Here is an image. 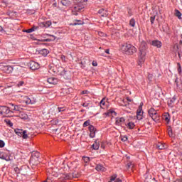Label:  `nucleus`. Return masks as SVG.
<instances>
[{"instance_id":"7ed1b4c3","label":"nucleus","mask_w":182,"mask_h":182,"mask_svg":"<svg viewBox=\"0 0 182 182\" xmlns=\"http://www.w3.org/2000/svg\"><path fill=\"white\" fill-rule=\"evenodd\" d=\"M84 8L85 5L83 4L77 3V1H76L72 9L73 15L77 16V12H82Z\"/></svg>"},{"instance_id":"3c124183","label":"nucleus","mask_w":182,"mask_h":182,"mask_svg":"<svg viewBox=\"0 0 182 182\" xmlns=\"http://www.w3.org/2000/svg\"><path fill=\"white\" fill-rule=\"evenodd\" d=\"M5 32H9V30L8 28H5V30H4Z\"/></svg>"},{"instance_id":"c756f323","label":"nucleus","mask_w":182,"mask_h":182,"mask_svg":"<svg viewBox=\"0 0 182 182\" xmlns=\"http://www.w3.org/2000/svg\"><path fill=\"white\" fill-rule=\"evenodd\" d=\"M43 26H45V28H49V26L52 25V22L48 21L43 22Z\"/></svg>"},{"instance_id":"e433bc0d","label":"nucleus","mask_w":182,"mask_h":182,"mask_svg":"<svg viewBox=\"0 0 182 182\" xmlns=\"http://www.w3.org/2000/svg\"><path fill=\"white\" fill-rule=\"evenodd\" d=\"M168 136H170V137H173V130L171 129V128L168 129Z\"/></svg>"},{"instance_id":"6e6d98bb","label":"nucleus","mask_w":182,"mask_h":182,"mask_svg":"<svg viewBox=\"0 0 182 182\" xmlns=\"http://www.w3.org/2000/svg\"><path fill=\"white\" fill-rule=\"evenodd\" d=\"M178 58H181L180 53H178Z\"/></svg>"},{"instance_id":"2f4dec72","label":"nucleus","mask_w":182,"mask_h":182,"mask_svg":"<svg viewBox=\"0 0 182 182\" xmlns=\"http://www.w3.org/2000/svg\"><path fill=\"white\" fill-rule=\"evenodd\" d=\"M129 25H130V26H132V28H134V26L136 25V21L134 20V18H132L129 21Z\"/></svg>"},{"instance_id":"423d86ee","label":"nucleus","mask_w":182,"mask_h":182,"mask_svg":"<svg viewBox=\"0 0 182 182\" xmlns=\"http://www.w3.org/2000/svg\"><path fill=\"white\" fill-rule=\"evenodd\" d=\"M14 132L16 134H17V136L23 137V139H28V134H26V131H23V129H16Z\"/></svg>"},{"instance_id":"b1692460","label":"nucleus","mask_w":182,"mask_h":182,"mask_svg":"<svg viewBox=\"0 0 182 182\" xmlns=\"http://www.w3.org/2000/svg\"><path fill=\"white\" fill-rule=\"evenodd\" d=\"M99 147H100L99 141H95V143L92 144V148L94 149V150H99Z\"/></svg>"},{"instance_id":"09e8293b","label":"nucleus","mask_w":182,"mask_h":182,"mask_svg":"<svg viewBox=\"0 0 182 182\" xmlns=\"http://www.w3.org/2000/svg\"><path fill=\"white\" fill-rule=\"evenodd\" d=\"M105 53H107V55H109V49L105 50Z\"/></svg>"},{"instance_id":"774afa93","label":"nucleus","mask_w":182,"mask_h":182,"mask_svg":"<svg viewBox=\"0 0 182 182\" xmlns=\"http://www.w3.org/2000/svg\"><path fill=\"white\" fill-rule=\"evenodd\" d=\"M178 65L180 66V63H178Z\"/></svg>"},{"instance_id":"f704fd0d","label":"nucleus","mask_w":182,"mask_h":182,"mask_svg":"<svg viewBox=\"0 0 182 182\" xmlns=\"http://www.w3.org/2000/svg\"><path fill=\"white\" fill-rule=\"evenodd\" d=\"M82 126L83 127H87V126H90V120L85 121Z\"/></svg>"},{"instance_id":"7c9ffc66","label":"nucleus","mask_w":182,"mask_h":182,"mask_svg":"<svg viewBox=\"0 0 182 182\" xmlns=\"http://www.w3.org/2000/svg\"><path fill=\"white\" fill-rule=\"evenodd\" d=\"M175 15L178 18V19H181V12L178 10H175Z\"/></svg>"},{"instance_id":"f8f14e48","label":"nucleus","mask_w":182,"mask_h":182,"mask_svg":"<svg viewBox=\"0 0 182 182\" xmlns=\"http://www.w3.org/2000/svg\"><path fill=\"white\" fill-rule=\"evenodd\" d=\"M3 70L6 73H12V72L14 71V68L11 67L9 65H6L3 68Z\"/></svg>"},{"instance_id":"a211bd4d","label":"nucleus","mask_w":182,"mask_h":182,"mask_svg":"<svg viewBox=\"0 0 182 182\" xmlns=\"http://www.w3.org/2000/svg\"><path fill=\"white\" fill-rule=\"evenodd\" d=\"M125 120L124 117L117 118L116 124H117V126H122V124L124 123Z\"/></svg>"},{"instance_id":"bf43d9fd","label":"nucleus","mask_w":182,"mask_h":182,"mask_svg":"<svg viewBox=\"0 0 182 182\" xmlns=\"http://www.w3.org/2000/svg\"><path fill=\"white\" fill-rule=\"evenodd\" d=\"M111 113H112V114H113V113L115 114L116 112L114 111H112Z\"/></svg>"},{"instance_id":"052dcab7","label":"nucleus","mask_w":182,"mask_h":182,"mask_svg":"<svg viewBox=\"0 0 182 182\" xmlns=\"http://www.w3.org/2000/svg\"><path fill=\"white\" fill-rule=\"evenodd\" d=\"M179 43L180 45H182V41H180Z\"/></svg>"},{"instance_id":"f257e3e1","label":"nucleus","mask_w":182,"mask_h":182,"mask_svg":"<svg viewBox=\"0 0 182 182\" xmlns=\"http://www.w3.org/2000/svg\"><path fill=\"white\" fill-rule=\"evenodd\" d=\"M147 55V43L146 41H142L140 43L139 48V53H138V65L139 66H141L144 61L146 60V55Z\"/></svg>"},{"instance_id":"ddd939ff","label":"nucleus","mask_w":182,"mask_h":182,"mask_svg":"<svg viewBox=\"0 0 182 182\" xmlns=\"http://www.w3.org/2000/svg\"><path fill=\"white\" fill-rule=\"evenodd\" d=\"M98 14L101 15V16H102L103 18H106V16L109 15V13L107 12V11L105 10L104 9H100L98 11Z\"/></svg>"},{"instance_id":"0e129e2a","label":"nucleus","mask_w":182,"mask_h":182,"mask_svg":"<svg viewBox=\"0 0 182 182\" xmlns=\"http://www.w3.org/2000/svg\"><path fill=\"white\" fill-rule=\"evenodd\" d=\"M164 32H167V31H166V30H164Z\"/></svg>"},{"instance_id":"5fc2aeb1","label":"nucleus","mask_w":182,"mask_h":182,"mask_svg":"<svg viewBox=\"0 0 182 182\" xmlns=\"http://www.w3.org/2000/svg\"><path fill=\"white\" fill-rule=\"evenodd\" d=\"M30 161V164H33V160H32V161Z\"/></svg>"},{"instance_id":"79ce46f5","label":"nucleus","mask_w":182,"mask_h":182,"mask_svg":"<svg viewBox=\"0 0 182 182\" xmlns=\"http://www.w3.org/2000/svg\"><path fill=\"white\" fill-rule=\"evenodd\" d=\"M0 147H5V142L3 140H0Z\"/></svg>"},{"instance_id":"a18cd8bd","label":"nucleus","mask_w":182,"mask_h":182,"mask_svg":"<svg viewBox=\"0 0 182 182\" xmlns=\"http://www.w3.org/2000/svg\"><path fill=\"white\" fill-rule=\"evenodd\" d=\"M23 81H20L18 83V86H23Z\"/></svg>"},{"instance_id":"412c9836","label":"nucleus","mask_w":182,"mask_h":182,"mask_svg":"<svg viewBox=\"0 0 182 182\" xmlns=\"http://www.w3.org/2000/svg\"><path fill=\"white\" fill-rule=\"evenodd\" d=\"M143 102H141L136 111V114H143Z\"/></svg>"},{"instance_id":"72a5a7b5","label":"nucleus","mask_w":182,"mask_h":182,"mask_svg":"<svg viewBox=\"0 0 182 182\" xmlns=\"http://www.w3.org/2000/svg\"><path fill=\"white\" fill-rule=\"evenodd\" d=\"M89 105H90V101H87V102L82 103V106L83 107H89Z\"/></svg>"},{"instance_id":"4c0bfd02","label":"nucleus","mask_w":182,"mask_h":182,"mask_svg":"<svg viewBox=\"0 0 182 182\" xmlns=\"http://www.w3.org/2000/svg\"><path fill=\"white\" fill-rule=\"evenodd\" d=\"M58 113H60V112H65L66 109L65 108V107H58Z\"/></svg>"},{"instance_id":"4d7b16f0","label":"nucleus","mask_w":182,"mask_h":182,"mask_svg":"<svg viewBox=\"0 0 182 182\" xmlns=\"http://www.w3.org/2000/svg\"><path fill=\"white\" fill-rule=\"evenodd\" d=\"M61 59H65V55H63L62 57H61Z\"/></svg>"},{"instance_id":"69168bd1","label":"nucleus","mask_w":182,"mask_h":182,"mask_svg":"<svg viewBox=\"0 0 182 182\" xmlns=\"http://www.w3.org/2000/svg\"><path fill=\"white\" fill-rule=\"evenodd\" d=\"M181 39H182V35L181 36Z\"/></svg>"},{"instance_id":"1a4fd4ad","label":"nucleus","mask_w":182,"mask_h":182,"mask_svg":"<svg viewBox=\"0 0 182 182\" xmlns=\"http://www.w3.org/2000/svg\"><path fill=\"white\" fill-rule=\"evenodd\" d=\"M38 159H43V157H41V154L38 151H33L31 153V160H36Z\"/></svg>"},{"instance_id":"2eb2a0df","label":"nucleus","mask_w":182,"mask_h":182,"mask_svg":"<svg viewBox=\"0 0 182 182\" xmlns=\"http://www.w3.org/2000/svg\"><path fill=\"white\" fill-rule=\"evenodd\" d=\"M47 82L50 84V85H57L58 84V79L55 78V77H50L47 80Z\"/></svg>"},{"instance_id":"37998d69","label":"nucleus","mask_w":182,"mask_h":182,"mask_svg":"<svg viewBox=\"0 0 182 182\" xmlns=\"http://www.w3.org/2000/svg\"><path fill=\"white\" fill-rule=\"evenodd\" d=\"M87 1V0H76V2L78 4H82V5H83V3L86 2Z\"/></svg>"},{"instance_id":"473e14b6","label":"nucleus","mask_w":182,"mask_h":182,"mask_svg":"<svg viewBox=\"0 0 182 182\" xmlns=\"http://www.w3.org/2000/svg\"><path fill=\"white\" fill-rule=\"evenodd\" d=\"M5 123H6L8 125L10 126V127H12L14 126V124L11 122L9 119H4Z\"/></svg>"},{"instance_id":"9d476101","label":"nucleus","mask_w":182,"mask_h":182,"mask_svg":"<svg viewBox=\"0 0 182 182\" xmlns=\"http://www.w3.org/2000/svg\"><path fill=\"white\" fill-rule=\"evenodd\" d=\"M39 68H41V66L39 65V63H38L35 61H31L30 63V68L32 70H36L39 69Z\"/></svg>"},{"instance_id":"864d4df0","label":"nucleus","mask_w":182,"mask_h":182,"mask_svg":"<svg viewBox=\"0 0 182 182\" xmlns=\"http://www.w3.org/2000/svg\"><path fill=\"white\" fill-rule=\"evenodd\" d=\"M4 31V28H2V26H0V32Z\"/></svg>"},{"instance_id":"39448f33","label":"nucleus","mask_w":182,"mask_h":182,"mask_svg":"<svg viewBox=\"0 0 182 182\" xmlns=\"http://www.w3.org/2000/svg\"><path fill=\"white\" fill-rule=\"evenodd\" d=\"M14 111H11L9 107L6 106H0V114H11Z\"/></svg>"},{"instance_id":"bb28decb","label":"nucleus","mask_w":182,"mask_h":182,"mask_svg":"<svg viewBox=\"0 0 182 182\" xmlns=\"http://www.w3.org/2000/svg\"><path fill=\"white\" fill-rule=\"evenodd\" d=\"M36 29H37L36 27H33L30 29L24 30L23 32H26V33H32V32H35V31H36Z\"/></svg>"},{"instance_id":"aec40b11","label":"nucleus","mask_w":182,"mask_h":182,"mask_svg":"<svg viewBox=\"0 0 182 182\" xmlns=\"http://www.w3.org/2000/svg\"><path fill=\"white\" fill-rule=\"evenodd\" d=\"M106 102H107V100L106 97H104L100 102V106L101 109H103L104 106L106 105Z\"/></svg>"},{"instance_id":"dca6fc26","label":"nucleus","mask_w":182,"mask_h":182,"mask_svg":"<svg viewBox=\"0 0 182 182\" xmlns=\"http://www.w3.org/2000/svg\"><path fill=\"white\" fill-rule=\"evenodd\" d=\"M151 45L156 48H160L161 46V42L159 40H154L152 41Z\"/></svg>"},{"instance_id":"c85d7f7f","label":"nucleus","mask_w":182,"mask_h":182,"mask_svg":"<svg viewBox=\"0 0 182 182\" xmlns=\"http://www.w3.org/2000/svg\"><path fill=\"white\" fill-rule=\"evenodd\" d=\"M73 25L74 26H76V25H83V22L81 20H74Z\"/></svg>"},{"instance_id":"c03bdc74","label":"nucleus","mask_w":182,"mask_h":182,"mask_svg":"<svg viewBox=\"0 0 182 182\" xmlns=\"http://www.w3.org/2000/svg\"><path fill=\"white\" fill-rule=\"evenodd\" d=\"M121 140H122V141H127V136H122Z\"/></svg>"},{"instance_id":"8fccbe9b","label":"nucleus","mask_w":182,"mask_h":182,"mask_svg":"<svg viewBox=\"0 0 182 182\" xmlns=\"http://www.w3.org/2000/svg\"><path fill=\"white\" fill-rule=\"evenodd\" d=\"M127 102H132V100H130V98H129V97L127 98Z\"/></svg>"},{"instance_id":"a19ab883","label":"nucleus","mask_w":182,"mask_h":182,"mask_svg":"<svg viewBox=\"0 0 182 182\" xmlns=\"http://www.w3.org/2000/svg\"><path fill=\"white\" fill-rule=\"evenodd\" d=\"M0 53H1V56H6V50H1Z\"/></svg>"},{"instance_id":"de8ad7c7","label":"nucleus","mask_w":182,"mask_h":182,"mask_svg":"<svg viewBox=\"0 0 182 182\" xmlns=\"http://www.w3.org/2000/svg\"><path fill=\"white\" fill-rule=\"evenodd\" d=\"M92 66H97V63L93 61V62H92Z\"/></svg>"},{"instance_id":"20e7f679","label":"nucleus","mask_w":182,"mask_h":182,"mask_svg":"<svg viewBox=\"0 0 182 182\" xmlns=\"http://www.w3.org/2000/svg\"><path fill=\"white\" fill-rule=\"evenodd\" d=\"M148 113L150 117L152 119V120H154V122H159L160 115H159V113H157V111H156L154 108L149 109Z\"/></svg>"},{"instance_id":"0eeeda50","label":"nucleus","mask_w":182,"mask_h":182,"mask_svg":"<svg viewBox=\"0 0 182 182\" xmlns=\"http://www.w3.org/2000/svg\"><path fill=\"white\" fill-rule=\"evenodd\" d=\"M23 102L26 103V105H35L37 100L36 97L29 98L27 96L23 97Z\"/></svg>"},{"instance_id":"603ef678","label":"nucleus","mask_w":182,"mask_h":182,"mask_svg":"<svg viewBox=\"0 0 182 182\" xmlns=\"http://www.w3.org/2000/svg\"><path fill=\"white\" fill-rule=\"evenodd\" d=\"M164 156H162V157H159V159H160L161 160H163V159H164Z\"/></svg>"},{"instance_id":"13d9d810","label":"nucleus","mask_w":182,"mask_h":182,"mask_svg":"<svg viewBox=\"0 0 182 182\" xmlns=\"http://www.w3.org/2000/svg\"><path fill=\"white\" fill-rule=\"evenodd\" d=\"M52 37L53 38V41H55V36H52Z\"/></svg>"},{"instance_id":"a878e982","label":"nucleus","mask_w":182,"mask_h":182,"mask_svg":"<svg viewBox=\"0 0 182 182\" xmlns=\"http://www.w3.org/2000/svg\"><path fill=\"white\" fill-rule=\"evenodd\" d=\"M40 53L43 55V56H46L49 53V50L46 48H44L40 51Z\"/></svg>"},{"instance_id":"49530a36","label":"nucleus","mask_w":182,"mask_h":182,"mask_svg":"<svg viewBox=\"0 0 182 182\" xmlns=\"http://www.w3.org/2000/svg\"><path fill=\"white\" fill-rule=\"evenodd\" d=\"M51 41H52L51 39L47 38V39H44L43 42H50Z\"/></svg>"},{"instance_id":"6e6552de","label":"nucleus","mask_w":182,"mask_h":182,"mask_svg":"<svg viewBox=\"0 0 182 182\" xmlns=\"http://www.w3.org/2000/svg\"><path fill=\"white\" fill-rule=\"evenodd\" d=\"M54 73L55 75H58L60 76H65L66 75V70L63 67H58L55 71Z\"/></svg>"},{"instance_id":"680f3d73","label":"nucleus","mask_w":182,"mask_h":182,"mask_svg":"<svg viewBox=\"0 0 182 182\" xmlns=\"http://www.w3.org/2000/svg\"><path fill=\"white\" fill-rule=\"evenodd\" d=\"M86 92L85 91H82V95H85Z\"/></svg>"},{"instance_id":"cd10ccee","label":"nucleus","mask_w":182,"mask_h":182,"mask_svg":"<svg viewBox=\"0 0 182 182\" xmlns=\"http://www.w3.org/2000/svg\"><path fill=\"white\" fill-rule=\"evenodd\" d=\"M127 127L128 128V129H129L130 130H132V129H134V123H133V122H129L127 124Z\"/></svg>"},{"instance_id":"9b49d317","label":"nucleus","mask_w":182,"mask_h":182,"mask_svg":"<svg viewBox=\"0 0 182 182\" xmlns=\"http://www.w3.org/2000/svg\"><path fill=\"white\" fill-rule=\"evenodd\" d=\"M89 130H90V137H91V139H93L95 136H96V128H95L93 125H90L89 127Z\"/></svg>"},{"instance_id":"393cba45","label":"nucleus","mask_w":182,"mask_h":182,"mask_svg":"<svg viewBox=\"0 0 182 182\" xmlns=\"http://www.w3.org/2000/svg\"><path fill=\"white\" fill-rule=\"evenodd\" d=\"M61 4L63 5V6H70L71 3L69 0H62Z\"/></svg>"},{"instance_id":"4468645a","label":"nucleus","mask_w":182,"mask_h":182,"mask_svg":"<svg viewBox=\"0 0 182 182\" xmlns=\"http://www.w3.org/2000/svg\"><path fill=\"white\" fill-rule=\"evenodd\" d=\"M11 107V112H13V113H14V112H19V110L21 109V107H19V106L18 105H15L14 104H9Z\"/></svg>"},{"instance_id":"338daca9","label":"nucleus","mask_w":182,"mask_h":182,"mask_svg":"<svg viewBox=\"0 0 182 182\" xmlns=\"http://www.w3.org/2000/svg\"><path fill=\"white\" fill-rule=\"evenodd\" d=\"M9 160H11V158H9Z\"/></svg>"},{"instance_id":"f3484780","label":"nucleus","mask_w":182,"mask_h":182,"mask_svg":"<svg viewBox=\"0 0 182 182\" xmlns=\"http://www.w3.org/2000/svg\"><path fill=\"white\" fill-rule=\"evenodd\" d=\"M157 149H159V150H166V149H167V145H166V144L164 143H159L156 145Z\"/></svg>"},{"instance_id":"f03ea898","label":"nucleus","mask_w":182,"mask_h":182,"mask_svg":"<svg viewBox=\"0 0 182 182\" xmlns=\"http://www.w3.org/2000/svg\"><path fill=\"white\" fill-rule=\"evenodd\" d=\"M121 50L126 55H134L137 52V48L130 43H125L122 45Z\"/></svg>"},{"instance_id":"ea45409f","label":"nucleus","mask_w":182,"mask_h":182,"mask_svg":"<svg viewBox=\"0 0 182 182\" xmlns=\"http://www.w3.org/2000/svg\"><path fill=\"white\" fill-rule=\"evenodd\" d=\"M155 20H156V16H151L150 21H151V25H153V23H154Z\"/></svg>"},{"instance_id":"6ab92c4d","label":"nucleus","mask_w":182,"mask_h":182,"mask_svg":"<svg viewBox=\"0 0 182 182\" xmlns=\"http://www.w3.org/2000/svg\"><path fill=\"white\" fill-rule=\"evenodd\" d=\"M109 182H122V180L117 178V176L116 175H114L111 176L110 181Z\"/></svg>"},{"instance_id":"4be33fe9","label":"nucleus","mask_w":182,"mask_h":182,"mask_svg":"<svg viewBox=\"0 0 182 182\" xmlns=\"http://www.w3.org/2000/svg\"><path fill=\"white\" fill-rule=\"evenodd\" d=\"M97 171H106V168L103 167L102 165H97L95 168Z\"/></svg>"},{"instance_id":"e2e57ef3","label":"nucleus","mask_w":182,"mask_h":182,"mask_svg":"<svg viewBox=\"0 0 182 182\" xmlns=\"http://www.w3.org/2000/svg\"><path fill=\"white\" fill-rule=\"evenodd\" d=\"M85 163H89V161H86Z\"/></svg>"},{"instance_id":"58836bf2","label":"nucleus","mask_w":182,"mask_h":182,"mask_svg":"<svg viewBox=\"0 0 182 182\" xmlns=\"http://www.w3.org/2000/svg\"><path fill=\"white\" fill-rule=\"evenodd\" d=\"M127 166L128 168H133V167H134V164L132 163H129L127 164Z\"/></svg>"},{"instance_id":"5701e85b","label":"nucleus","mask_w":182,"mask_h":182,"mask_svg":"<svg viewBox=\"0 0 182 182\" xmlns=\"http://www.w3.org/2000/svg\"><path fill=\"white\" fill-rule=\"evenodd\" d=\"M163 119H164V120H165V122H166V123H169V122H170V114L168 113H166L163 116Z\"/></svg>"},{"instance_id":"c9c22d12","label":"nucleus","mask_w":182,"mask_h":182,"mask_svg":"<svg viewBox=\"0 0 182 182\" xmlns=\"http://www.w3.org/2000/svg\"><path fill=\"white\" fill-rule=\"evenodd\" d=\"M143 117V114H136L137 120H142Z\"/></svg>"}]
</instances>
